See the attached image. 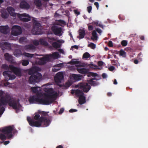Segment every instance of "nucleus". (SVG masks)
Returning a JSON list of instances; mask_svg holds the SVG:
<instances>
[{"label":"nucleus","mask_w":148,"mask_h":148,"mask_svg":"<svg viewBox=\"0 0 148 148\" xmlns=\"http://www.w3.org/2000/svg\"><path fill=\"white\" fill-rule=\"evenodd\" d=\"M55 40H55V39L54 38H52L49 39V41L50 42H52L53 41H54Z\"/></svg>","instance_id":"57"},{"label":"nucleus","mask_w":148,"mask_h":148,"mask_svg":"<svg viewBox=\"0 0 148 148\" xmlns=\"http://www.w3.org/2000/svg\"><path fill=\"white\" fill-rule=\"evenodd\" d=\"M9 106H12L13 108L16 110V112L22 111V107L19 104L18 101H14L12 102H9Z\"/></svg>","instance_id":"13"},{"label":"nucleus","mask_w":148,"mask_h":148,"mask_svg":"<svg viewBox=\"0 0 148 148\" xmlns=\"http://www.w3.org/2000/svg\"><path fill=\"white\" fill-rule=\"evenodd\" d=\"M9 143H10V142L9 141H5L4 143V144L5 145H6L8 144Z\"/></svg>","instance_id":"58"},{"label":"nucleus","mask_w":148,"mask_h":148,"mask_svg":"<svg viewBox=\"0 0 148 148\" xmlns=\"http://www.w3.org/2000/svg\"><path fill=\"white\" fill-rule=\"evenodd\" d=\"M35 68H32L30 70L29 74H31V72H32V75H31L29 79V82L31 84H34L38 82L41 80L42 75L40 73L36 71H34Z\"/></svg>","instance_id":"5"},{"label":"nucleus","mask_w":148,"mask_h":148,"mask_svg":"<svg viewBox=\"0 0 148 148\" xmlns=\"http://www.w3.org/2000/svg\"><path fill=\"white\" fill-rule=\"evenodd\" d=\"M64 75V72H59L54 77L56 82L59 86L60 85L59 84L63 80Z\"/></svg>","instance_id":"12"},{"label":"nucleus","mask_w":148,"mask_h":148,"mask_svg":"<svg viewBox=\"0 0 148 148\" xmlns=\"http://www.w3.org/2000/svg\"><path fill=\"white\" fill-rule=\"evenodd\" d=\"M12 73L10 71H5L3 73L6 80H12L15 78V76L12 74Z\"/></svg>","instance_id":"15"},{"label":"nucleus","mask_w":148,"mask_h":148,"mask_svg":"<svg viewBox=\"0 0 148 148\" xmlns=\"http://www.w3.org/2000/svg\"><path fill=\"white\" fill-rule=\"evenodd\" d=\"M5 59L8 60H10L12 59L11 56L8 53H5Z\"/></svg>","instance_id":"32"},{"label":"nucleus","mask_w":148,"mask_h":148,"mask_svg":"<svg viewBox=\"0 0 148 148\" xmlns=\"http://www.w3.org/2000/svg\"><path fill=\"white\" fill-rule=\"evenodd\" d=\"M38 112L39 113H40V114H41L44 115H46L47 114V113H46L45 112H43V111H39Z\"/></svg>","instance_id":"43"},{"label":"nucleus","mask_w":148,"mask_h":148,"mask_svg":"<svg viewBox=\"0 0 148 148\" xmlns=\"http://www.w3.org/2000/svg\"><path fill=\"white\" fill-rule=\"evenodd\" d=\"M78 71L80 73L84 74L88 73V70L84 68H77V69Z\"/></svg>","instance_id":"22"},{"label":"nucleus","mask_w":148,"mask_h":148,"mask_svg":"<svg viewBox=\"0 0 148 148\" xmlns=\"http://www.w3.org/2000/svg\"><path fill=\"white\" fill-rule=\"evenodd\" d=\"M42 89L45 92L43 93L40 87L31 88L32 91L36 93L37 95L30 97L29 100L30 103L49 105L56 99L58 95V91L51 88L49 83L42 86Z\"/></svg>","instance_id":"1"},{"label":"nucleus","mask_w":148,"mask_h":148,"mask_svg":"<svg viewBox=\"0 0 148 148\" xmlns=\"http://www.w3.org/2000/svg\"><path fill=\"white\" fill-rule=\"evenodd\" d=\"M134 62L135 64H137L138 63V61L137 60H135L134 61Z\"/></svg>","instance_id":"62"},{"label":"nucleus","mask_w":148,"mask_h":148,"mask_svg":"<svg viewBox=\"0 0 148 148\" xmlns=\"http://www.w3.org/2000/svg\"><path fill=\"white\" fill-rule=\"evenodd\" d=\"M40 117V115L37 113L35 114L33 120H32L30 117H28L27 120L29 125L32 126L37 127H40L41 125L44 127H47L51 123L50 120L45 118Z\"/></svg>","instance_id":"2"},{"label":"nucleus","mask_w":148,"mask_h":148,"mask_svg":"<svg viewBox=\"0 0 148 148\" xmlns=\"http://www.w3.org/2000/svg\"><path fill=\"white\" fill-rule=\"evenodd\" d=\"M97 31V32L100 34H101L102 32V31L101 30L99 29H96Z\"/></svg>","instance_id":"56"},{"label":"nucleus","mask_w":148,"mask_h":148,"mask_svg":"<svg viewBox=\"0 0 148 148\" xmlns=\"http://www.w3.org/2000/svg\"><path fill=\"white\" fill-rule=\"evenodd\" d=\"M94 5L97 7V10H98L99 7V4L97 2H95L94 3Z\"/></svg>","instance_id":"45"},{"label":"nucleus","mask_w":148,"mask_h":148,"mask_svg":"<svg viewBox=\"0 0 148 148\" xmlns=\"http://www.w3.org/2000/svg\"><path fill=\"white\" fill-rule=\"evenodd\" d=\"M87 11L89 13H90L91 11L92 10V6H90L87 7Z\"/></svg>","instance_id":"39"},{"label":"nucleus","mask_w":148,"mask_h":148,"mask_svg":"<svg viewBox=\"0 0 148 148\" xmlns=\"http://www.w3.org/2000/svg\"><path fill=\"white\" fill-rule=\"evenodd\" d=\"M77 110L76 109H71L69 110V112H77Z\"/></svg>","instance_id":"47"},{"label":"nucleus","mask_w":148,"mask_h":148,"mask_svg":"<svg viewBox=\"0 0 148 148\" xmlns=\"http://www.w3.org/2000/svg\"><path fill=\"white\" fill-rule=\"evenodd\" d=\"M94 23L97 26H99L101 27H103V26L101 24V23L100 22H99L97 21H96L94 22Z\"/></svg>","instance_id":"36"},{"label":"nucleus","mask_w":148,"mask_h":148,"mask_svg":"<svg viewBox=\"0 0 148 148\" xmlns=\"http://www.w3.org/2000/svg\"><path fill=\"white\" fill-rule=\"evenodd\" d=\"M113 64L117 66H120V64L117 62H116V63H114L113 62H112Z\"/></svg>","instance_id":"55"},{"label":"nucleus","mask_w":148,"mask_h":148,"mask_svg":"<svg viewBox=\"0 0 148 148\" xmlns=\"http://www.w3.org/2000/svg\"><path fill=\"white\" fill-rule=\"evenodd\" d=\"M9 69L12 70L13 73L16 75L20 76L21 75V73L20 70L18 68L13 66L12 65H10Z\"/></svg>","instance_id":"17"},{"label":"nucleus","mask_w":148,"mask_h":148,"mask_svg":"<svg viewBox=\"0 0 148 148\" xmlns=\"http://www.w3.org/2000/svg\"><path fill=\"white\" fill-rule=\"evenodd\" d=\"M35 3L38 7H40L41 5V2L39 0H35L34 1Z\"/></svg>","instance_id":"34"},{"label":"nucleus","mask_w":148,"mask_h":148,"mask_svg":"<svg viewBox=\"0 0 148 148\" xmlns=\"http://www.w3.org/2000/svg\"><path fill=\"white\" fill-rule=\"evenodd\" d=\"M97 75V74L92 72L88 73L87 74V76L88 77H90L91 76L96 77Z\"/></svg>","instance_id":"29"},{"label":"nucleus","mask_w":148,"mask_h":148,"mask_svg":"<svg viewBox=\"0 0 148 148\" xmlns=\"http://www.w3.org/2000/svg\"><path fill=\"white\" fill-rule=\"evenodd\" d=\"M34 44L35 45H37L38 43V41H35L34 42Z\"/></svg>","instance_id":"63"},{"label":"nucleus","mask_w":148,"mask_h":148,"mask_svg":"<svg viewBox=\"0 0 148 148\" xmlns=\"http://www.w3.org/2000/svg\"><path fill=\"white\" fill-rule=\"evenodd\" d=\"M13 128L12 127H5L0 128V138L2 140H5L6 138L5 134L6 135L8 138L12 136L11 132Z\"/></svg>","instance_id":"6"},{"label":"nucleus","mask_w":148,"mask_h":148,"mask_svg":"<svg viewBox=\"0 0 148 148\" xmlns=\"http://www.w3.org/2000/svg\"><path fill=\"white\" fill-rule=\"evenodd\" d=\"M127 41L125 40H123L121 42L122 45L123 46H126L127 45Z\"/></svg>","instance_id":"37"},{"label":"nucleus","mask_w":148,"mask_h":148,"mask_svg":"<svg viewBox=\"0 0 148 148\" xmlns=\"http://www.w3.org/2000/svg\"><path fill=\"white\" fill-rule=\"evenodd\" d=\"M88 66L89 67L93 69H101V68H99L97 66L95 65L92 63L89 64Z\"/></svg>","instance_id":"26"},{"label":"nucleus","mask_w":148,"mask_h":148,"mask_svg":"<svg viewBox=\"0 0 148 148\" xmlns=\"http://www.w3.org/2000/svg\"><path fill=\"white\" fill-rule=\"evenodd\" d=\"M90 55L88 52L84 53L83 56V58H88L90 57Z\"/></svg>","instance_id":"30"},{"label":"nucleus","mask_w":148,"mask_h":148,"mask_svg":"<svg viewBox=\"0 0 148 148\" xmlns=\"http://www.w3.org/2000/svg\"><path fill=\"white\" fill-rule=\"evenodd\" d=\"M64 111V109L63 108H62L61 109L59 112V114H61L62 113V112H63Z\"/></svg>","instance_id":"51"},{"label":"nucleus","mask_w":148,"mask_h":148,"mask_svg":"<svg viewBox=\"0 0 148 148\" xmlns=\"http://www.w3.org/2000/svg\"><path fill=\"white\" fill-rule=\"evenodd\" d=\"M79 36L78 38L79 39L83 38H84L85 34V31L84 29L83 28H80L79 31Z\"/></svg>","instance_id":"19"},{"label":"nucleus","mask_w":148,"mask_h":148,"mask_svg":"<svg viewBox=\"0 0 148 148\" xmlns=\"http://www.w3.org/2000/svg\"><path fill=\"white\" fill-rule=\"evenodd\" d=\"M98 38V37L97 36L96 32L95 31H93L92 32V36L91 37V39L93 40H97Z\"/></svg>","instance_id":"25"},{"label":"nucleus","mask_w":148,"mask_h":148,"mask_svg":"<svg viewBox=\"0 0 148 148\" xmlns=\"http://www.w3.org/2000/svg\"><path fill=\"white\" fill-rule=\"evenodd\" d=\"M69 63L72 64H75L77 66H82L81 63L78 60L73 59Z\"/></svg>","instance_id":"21"},{"label":"nucleus","mask_w":148,"mask_h":148,"mask_svg":"<svg viewBox=\"0 0 148 148\" xmlns=\"http://www.w3.org/2000/svg\"><path fill=\"white\" fill-rule=\"evenodd\" d=\"M29 62L27 60H23L22 62V64L23 66H26L29 64Z\"/></svg>","instance_id":"38"},{"label":"nucleus","mask_w":148,"mask_h":148,"mask_svg":"<svg viewBox=\"0 0 148 148\" xmlns=\"http://www.w3.org/2000/svg\"><path fill=\"white\" fill-rule=\"evenodd\" d=\"M58 12V11H57L55 13V14L54 15V16H55V17H57V16H58L59 15V14H58V13H57Z\"/></svg>","instance_id":"61"},{"label":"nucleus","mask_w":148,"mask_h":148,"mask_svg":"<svg viewBox=\"0 0 148 148\" xmlns=\"http://www.w3.org/2000/svg\"><path fill=\"white\" fill-rule=\"evenodd\" d=\"M22 32L21 28L19 26L14 25L12 28V34L14 36L20 34Z\"/></svg>","instance_id":"14"},{"label":"nucleus","mask_w":148,"mask_h":148,"mask_svg":"<svg viewBox=\"0 0 148 148\" xmlns=\"http://www.w3.org/2000/svg\"><path fill=\"white\" fill-rule=\"evenodd\" d=\"M20 7L22 8L28 9L29 6L26 2L23 1L21 3Z\"/></svg>","instance_id":"23"},{"label":"nucleus","mask_w":148,"mask_h":148,"mask_svg":"<svg viewBox=\"0 0 148 148\" xmlns=\"http://www.w3.org/2000/svg\"><path fill=\"white\" fill-rule=\"evenodd\" d=\"M119 55L123 57L126 56V53L123 50H121L119 52Z\"/></svg>","instance_id":"31"},{"label":"nucleus","mask_w":148,"mask_h":148,"mask_svg":"<svg viewBox=\"0 0 148 148\" xmlns=\"http://www.w3.org/2000/svg\"><path fill=\"white\" fill-rule=\"evenodd\" d=\"M60 57L58 52H55L51 55H46L39 59V64H44L46 62L51 61L52 59H55Z\"/></svg>","instance_id":"7"},{"label":"nucleus","mask_w":148,"mask_h":148,"mask_svg":"<svg viewBox=\"0 0 148 148\" xmlns=\"http://www.w3.org/2000/svg\"><path fill=\"white\" fill-rule=\"evenodd\" d=\"M10 99L9 96H8L5 98H1L0 100V115H1L4 111V108L2 106L6 105Z\"/></svg>","instance_id":"11"},{"label":"nucleus","mask_w":148,"mask_h":148,"mask_svg":"<svg viewBox=\"0 0 148 148\" xmlns=\"http://www.w3.org/2000/svg\"><path fill=\"white\" fill-rule=\"evenodd\" d=\"M1 16L3 18H5L8 17V14L6 13L4 9H3L1 11Z\"/></svg>","instance_id":"24"},{"label":"nucleus","mask_w":148,"mask_h":148,"mask_svg":"<svg viewBox=\"0 0 148 148\" xmlns=\"http://www.w3.org/2000/svg\"><path fill=\"white\" fill-rule=\"evenodd\" d=\"M109 70L110 71H112L114 69V67L113 66H111L108 68Z\"/></svg>","instance_id":"49"},{"label":"nucleus","mask_w":148,"mask_h":148,"mask_svg":"<svg viewBox=\"0 0 148 148\" xmlns=\"http://www.w3.org/2000/svg\"><path fill=\"white\" fill-rule=\"evenodd\" d=\"M23 55L25 56H26L27 57L32 58L34 56V55L32 54H29L27 53H25Z\"/></svg>","instance_id":"35"},{"label":"nucleus","mask_w":148,"mask_h":148,"mask_svg":"<svg viewBox=\"0 0 148 148\" xmlns=\"http://www.w3.org/2000/svg\"><path fill=\"white\" fill-rule=\"evenodd\" d=\"M0 31L2 33L6 34L9 32V29L8 26H2L0 27Z\"/></svg>","instance_id":"18"},{"label":"nucleus","mask_w":148,"mask_h":148,"mask_svg":"<svg viewBox=\"0 0 148 148\" xmlns=\"http://www.w3.org/2000/svg\"><path fill=\"white\" fill-rule=\"evenodd\" d=\"M95 79L93 78L89 80H88L86 83H81L77 85V87L83 90L85 92H87L90 90L91 88L90 85L93 86H96L98 84L97 81H94Z\"/></svg>","instance_id":"3"},{"label":"nucleus","mask_w":148,"mask_h":148,"mask_svg":"<svg viewBox=\"0 0 148 148\" xmlns=\"http://www.w3.org/2000/svg\"><path fill=\"white\" fill-rule=\"evenodd\" d=\"M25 48L26 49L31 50L32 49V46L31 45L26 46L25 47Z\"/></svg>","instance_id":"40"},{"label":"nucleus","mask_w":148,"mask_h":148,"mask_svg":"<svg viewBox=\"0 0 148 148\" xmlns=\"http://www.w3.org/2000/svg\"><path fill=\"white\" fill-rule=\"evenodd\" d=\"M72 94H75L76 96L79 97V102L80 104H82L85 102V97L84 96V93L82 92L79 90H72L71 91Z\"/></svg>","instance_id":"9"},{"label":"nucleus","mask_w":148,"mask_h":148,"mask_svg":"<svg viewBox=\"0 0 148 148\" xmlns=\"http://www.w3.org/2000/svg\"><path fill=\"white\" fill-rule=\"evenodd\" d=\"M58 42L60 43H63L64 42V40H58Z\"/></svg>","instance_id":"50"},{"label":"nucleus","mask_w":148,"mask_h":148,"mask_svg":"<svg viewBox=\"0 0 148 148\" xmlns=\"http://www.w3.org/2000/svg\"><path fill=\"white\" fill-rule=\"evenodd\" d=\"M58 51L60 52V53L64 54V51H63V50L61 49H59L58 50Z\"/></svg>","instance_id":"54"},{"label":"nucleus","mask_w":148,"mask_h":148,"mask_svg":"<svg viewBox=\"0 0 148 148\" xmlns=\"http://www.w3.org/2000/svg\"><path fill=\"white\" fill-rule=\"evenodd\" d=\"M73 48H75L76 49H78V46H77V45H74V46H72L71 47V49H72L73 50Z\"/></svg>","instance_id":"48"},{"label":"nucleus","mask_w":148,"mask_h":148,"mask_svg":"<svg viewBox=\"0 0 148 148\" xmlns=\"http://www.w3.org/2000/svg\"><path fill=\"white\" fill-rule=\"evenodd\" d=\"M56 148H63V147L61 145H59Z\"/></svg>","instance_id":"64"},{"label":"nucleus","mask_w":148,"mask_h":148,"mask_svg":"<svg viewBox=\"0 0 148 148\" xmlns=\"http://www.w3.org/2000/svg\"><path fill=\"white\" fill-rule=\"evenodd\" d=\"M16 52H14V55L16 56V57H18V56H20V55L19 54H16Z\"/></svg>","instance_id":"60"},{"label":"nucleus","mask_w":148,"mask_h":148,"mask_svg":"<svg viewBox=\"0 0 148 148\" xmlns=\"http://www.w3.org/2000/svg\"><path fill=\"white\" fill-rule=\"evenodd\" d=\"M88 29L89 30H92L93 29V26L92 25H88Z\"/></svg>","instance_id":"53"},{"label":"nucleus","mask_w":148,"mask_h":148,"mask_svg":"<svg viewBox=\"0 0 148 148\" xmlns=\"http://www.w3.org/2000/svg\"><path fill=\"white\" fill-rule=\"evenodd\" d=\"M82 78V75L80 74H70L68 81L65 85L66 87H68L70 86L73 83L76 81L80 80Z\"/></svg>","instance_id":"8"},{"label":"nucleus","mask_w":148,"mask_h":148,"mask_svg":"<svg viewBox=\"0 0 148 148\" xmlns=\"http://www.w3.org/2000/svg\"><path fill=\"white\" fill-rule=\"evenodd\" d=\"M74 12L75 13V14L77 15L79 14H80V12L78 10H74Z\"/></svg>","instance_id":"42"},{"label":"nucleus","mask_w":148,"mask_h":148,"mask_svg":"<svg viewBox=\"0 0 148 148\" xmlns=\"http://www.w3.org/2000/svg\"><path fill=\"white\" fill-rule=\"evenodd\" d=\"M63 66L62 64H59L55 65L52 69L53 71L54 72L58 71Z\"/></svg>","instance_id":"20"},{"label":"nucleus","mask_w":148,"mask_h":148,"mask_svg":"<svg viewBox=\"0 0 148 148\" xmlns=\"http://www.w3.org/2000/svg\"><path fill=\"white\" fill-rule=\"evenodd\" d=\"M98 64L99 66H103L104 64V63L102 61H99L98 62Z\"/></svg>","instance_id":"41"},{"label":"nucleus","mask_w":148,"mask_h":148,"mask_svg":"<svg viewBox=\"0 0 148 148\" xmlns=\"http://www.w3.org/2000/svg\"><path fill=\"white\" fill-rule=\"evenodd\" d=\"M41 41V43H42V44L43 45H47V43L46 42L44 41L43 40H42Z\"/></svg>","instance_id":"44"},{"label":"nucleus","mask_w":148,"mask_h":148,"mask_svg":"<svg viewBox=\"0 0 148 148\" xmlns=\"http://www.w3.org/2000/svg\"><path fill=\"white\" fill-rule=\"evenodd\" d=\"M52 45L54 48H57L60 47L61 45L59 44L57 42H55L52 44Z\"/></svg>","instance_id":"28"},{"label":"nucleus","mask_w":148,"mask_h":148,"mask_svg":"<svg viewBox=\"0 0 148 148\" xmlns=\"http://www.w3.org/2000/svg\"><path fill=\"white\" fill-rule=\"evenodd\" d=\"M34 27L32 30V33L35 35H39L41 34L40 32L41 30L40 25L35 19L33 20Z\"/></svg>","instance_id":"10"},{"label":"nucleus","mask_w":148,"mask_h":148,"mask_svg":"<svg viewBox=\"0 0 148 148\" xmlns=\"http://www.w3.org/2000/svg\"><path fill=\"white\" fill-rule=\"evenodd\" d=\"M7 10L11 16L14 17L17 16L23 21H28L30 20L31 17L28 14L25 13L21 14H16L14 12V10L12 7H8Z\"/></svg>","instance_id":"4"},{"label":"nucleus","mask_w":148,"mask_h":148,"mask_svg":"<svg viewBox=\"0 0 148 148\" xmlns=\"http://www.w3.org/2000/svg\"><path fill=\"white\" fill-rule=\"evenodd\" d=\"M57 24L58 25L62 26L63 25H66V23L64 21L60 20L58 21Z\"/></svg>","instance_id":"27"},{"label":"nucleus","mask_w":148,"mask_h":148,"mask_svg":"<svg viewBox=\"0 0 148 148\" xmlns=\"http://www.w3.org/2000/svg\"><path fill=\"white\" fill-rule=\"evenodd\" d=\"M4 92L0 90V96L3 95Z\"/></svg>","instance_id":"59"},{"label":"nucleus","mask_w":148,"mask_h":148,"mask_svg":"<svg viewBox=\"0 0 148 148\" xmlns=\"http://www.w3.org/2000/svg\"><path fill=\"white\" fill-rule=\"evenodd\" d=\"M108 45L110 47H112L113 46V43L112 41H110L108 42Z\"/></svg>","instance_id":"46"},{"label":"nucleus","mask_w":148,"mask_h":148,"mask_svg":"<svg viewBox=\"0 0 148 148\" xmlns=\"http://www.w3.org/2000/svg\"><path fill=\"white\" fill-rule=\"evenodd\" d=\"M88 46L92 49H94L96 47L95 45L92 43H91L90 44H88Z\"/></svg>","instance_id":"33"},{"label":"nucleus","mask_w":148,"mask_h":148,"mask_svg":"<svg viewBox=\"0 0 148 148\" xmlns=\"http://www.w3.org/2000/svg\"><path fill=\"white\" fill-rule=\"evenodd\" d=\"M102 76L103 78H105L107 77V75L106 74L103 73L102 74Z\"/></svg>","instance_id":"52"},{"label":"nucleus","mask_w":148,"mask_h":148,"mask_svg":"<svg viewBox=\"0 0 148 148\" xmlns=\"http://www.w3.org/2000/svg\"><path fill=\"white\" fill-rule=\"evenodd\" d=\"M52 29L55 34L60 36L62 35L63 33L61 28L57 26L53 27Z\"/></svg>","instance_id":"16"}]
</instances>
